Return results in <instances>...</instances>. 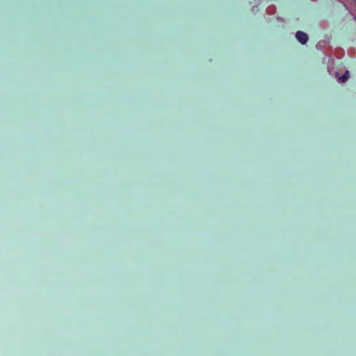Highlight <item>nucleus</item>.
<instances>
[{"mask_svg": "<svg viewBox=\"0 0 356 356\" xmlns=\"http://www.w3.org/2000/svg\"><path fill=\"white\" fill-rule=\"evenodd\" d=\"M296 38L302 44H305L308 40L307 35L305 32L300 31L296 33Z\"/></svg>", "mask_w": 356, "mask_h": 356, "instance_id": "obj_1", "label": "nucleus"}, {"mask_svg": "<svg viewBox=\"0 0 356 356\" xmlns=\"http://www.w3.org/2000/svg\"><path fill=\"white\" fill-rule=\"evenodd\" d=\"M334 76L338 79L339 81H340L341 83H344L348 80L349 77V72L346 70L343 75L341 76H339L338 73H336Z\"/></svg>", "mask_w": 356, "mask_h": 356, "instance_id": "obj_2", "label": "nucleus"}]
</instances>
